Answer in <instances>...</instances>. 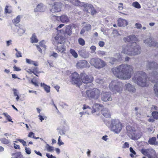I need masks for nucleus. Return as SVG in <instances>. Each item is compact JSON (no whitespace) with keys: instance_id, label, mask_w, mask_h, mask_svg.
Instances as JSON below:
<instances>
[{"instance_id":"obj_1","label":"nucleus","mask_w":158,"mask_h":158,"mask_svg":"<svg viewBox=\"0 0 158 158\" xmlns=\"http://www.w3.org/2000/svg\"><path fill=\"white\" fill-rule=\"evenodd\" d=\"M123 40L126 42H130L132 44L131 45L123 46L122 51V53L129 56H134L140 54V48L136 43V42L137 40V39L135 35H131L124 37L123 39Z\"/></svg>"},{"instance_id":"obj_2","label":"nucleus","mask_w":158,"mask_h":158,"mask_svg":"<svg viewBox=\"0 0 158 158\" xmlns=\"http://www.w3.org/2000/svg\"><path fill=\"white\" fill-rule=\"evenodd\" d=\"M112 70L114 74L119 79L127 80L131 78L133 69L130 65L123 64L113 68Z\"/></svg>"},{"instance_id":"obj_3","label":"nucleus","mask_w":158,"mask_h":158,"mask_svg":"<svg viewBox=\"0 0 158 158\" xmlns=\"http://www.w3.org/2000/svg\"><path fill=\"white\" fill-rule=\"evenodd\" d=\"M146 68L149 71V80L153 83H158V73L155 71L158 69V64L148 61L146 63Z\"/></svg>"},{"instance_id":"obj_4","label":"nucleus","mask_w":158,"mask_h":158,"mask_svg":"<svg viewBox=\"0 0 158 158\" xmlns=\"http://www.w3.org/2000/svg\"><path fill=\"white\" fill-rule=\"evenodd\" d=\"M146 74L142 71L136 73L132 78V81L139 86L142 87H146L148 85L147 80Z\"/></svg>"},{"instance_id":"obj_5","label":"nucleus","mask_w":158,"mask_h":158,"mask_svg":"<svg viewBox=\"0 0 158 158\" xmlns=\"http://www.w3.org/2000/svg\"><path fill=\"white\" fill-rule=\"evenodd\" d=\"M123 87V84L117 80L112 81L109 85L110 89L115 93H118L120 94L122 93Z\"/></svg>"},{"instance_id":"obj_6","label":"nucleus","mask_w":158,"mask_h":158,"mask_svg":"<svg viewBox=\"0 0 158 158\" xmlns=\"http://www.w3.org/2000/svg\"><path fill=\"white\" fill-rule=\"evenodd\" d=\"M127 134L129 137L133 140H138L141 136V134L134 127L127 126L126 127Z\"/></svg>"},{"instance_id":"obj_7","label":"nucleus","mask_w":158,"mask_h":158,"mask_svg":"<svg viewBox=\"0 0 158 158\" xmlns=\"http://www.w3.org/2000/svg\"><path fill=\"white\" fill-rule=\"evenodd\" d=\"M110 127L111 131L115 133L118 134L122 130V124L118 119H112L111 122Z\"/></svg>"},{"instance_id":"obj_8","label":"nucleus","mask_w":158,"mask_h":158,"mask_svg":"<svg viewBox=\"0 0 158 158\" xmlns=\"http://www.w3.org/2000/svg\"><path fill=\"white\" fill-rule=\"evenodd\" d=\"M87 97L90 99L97 100L100 97L101 92L99 89L96 88L88 90L86 91Z\"/></svg>"},{"instance_id":"obj_9","label":"nucleus","mask_w":158,"mask_h":158,"mask_svg":"<svg viewBox=\"0 0 158 158\" xmlns=\"http://www.w3.org/2000/svg\"><path fill=\"white\" fill-rule=\"evenodd\" d=\"M89 63L98 69L103 68L106 65L105 61L98 58H93L91 59Z\"/></svg>"},{"instance_id":"obj_10","label":"nucleus","mask_w":158,"mask_h":158,"mask_svg":"<svg viewBox=\"0 0 158 158\" xmlns=\"http://www.w3.org/2000/svg\"><path fill=\"white\" fill-rule=\"evenodd\" d=\"M142 153L148 158H156V155L154 150L151 149H145L143 148L141 149Z\"/></svg>"},{"instance_id":"obj_11","label":"nucleus","mask_w":158,"mask_h":158,"mask_svg":"<svg viewBox=\"0 0 158 158\" xmlns=\"http://www.w3.org/2000/svg\"><path fill=\"white\" fill-rule=\"evenodd\" d=\"M80 78L82 82L86 84L91 82L93 79L91 76L88 75L84 73L81 74Z\"/></svg>"},{"instance_id":"obj_12","label":"nucleus","mask_w":158,"mask_h":158,"mask_svg":"<svg viewBox=\"0 0 158 158\" xmlns=\"http://www.w3.org/2000/svg\"><path fill=\"white\" fill-rule=\"evenodd\" d=\"M61 33L59 34L57 33L56 35L54 36L53 39V41L55 44L57 45L62 44H64V37L62 35Z\"/></svg>"},{"instance_id":"obj_13","label":"nucleus","mask_w":158,"mask_h":158,"mask_svg":"<svg viewBox=\"0 0 158 158\" xmlns=\"http://www.w3.org/2000/svg\"><path fill=\"white\" fill-rule=\"evenodd\" d=\"M72 33V29L69 25L65 27L64 28L60 31V33L64 35H68L69 36L71 35Z\"/></svg>"},{"instance_id":"obj_14","label":"nucleus","mask_w":158,"mask_h":158,"mask_svg":"<svg viewBox=\"0 0 158 158\" xmlns=\"http://www.w3.org/2000/svg\"><path fill=\"white\" fill-rule=\"evenodd\" d=\"M144 43L149 46L156 47L158 48V43L152 40L151 37L147 39L144 41Z\"/></svg>"},{"instance_id":"obj_15","label":"nucleus","mask_w":158,"mask_h":158,"mask_svg":"<svg viewBox=\"0 0 158 158\" xmlns=\"http://www.w3.org/2000/svg\"><path fill=\"white\" fill-rule=\"evenodd\" d=\"M101 99L105 102L112 101V98L111 96L110 93L109 92L103 93L101 96Z\"/></svg>"},{"instance_id":"obj_16","label":"nucleus","mask_w":158,"mask_h":158,"mask_svg":"<svg viewBox=\"0 0 158 158\" xmlns=\"http://www.w3.org/2000/svg\"><path fill=\"white\" fill-rule=\"evenodd\" d=\"M76 66L78 68H83L89 66V64L86 60H80L76 64Z\"/></svg>"},{"instance_id":"obj_17","label":"nucleus","mask_w":158,"mask_h":158,"mask_svg":"<svg viewBox=\"0 0 158 158\" xmlns=\"http://www.w3.org/2000/svg\"><path fill=\"white\" fill-rule=\"evenodd\" d=\"M45 41L42 40L39 43V45L35 44L38 51L41 53H42V50L44 51L46 49V46L45 44Z\"/></svg>"},{"instance_id":"obj_18","label":"nucleus","mask_w":158,"mask_h":158,"mask_svg":"<svg viewBox=\"0 0 158 158\" xmlns=\"http://www.w3.org/2000/svg\"><path fill=\"white\" fill-rule=\"evenodd\" d=\"M85 10L88 13H91L92 15L96 13L95 10L94 9L93 6L91 4H85L84 5Z\"/></svg>"},{"instance_id":"obj_19","label":"nucleus","mask_w":158,"mask_h":158,"mask_svg":"<svg viewBox=\"0 0 158 158\" xmlns=\"http://www.w3.org/2000/svg\"><path fill=\"white\" fill-rule=\"evenodd\" d=\"M103 106L100 104H94L92 107L91 113L93 114L94 113L98 111L99 110H102Z\"/></svg>"},{"instance_id":"obj_20","label":"nucleus","mask_w":158,"mask_h":158,"mask_svg":"<svg viewBox=\"0 0 158 158\" xmlns=\"http://www.w3.org/2000/svg\"><path fill=\"white\" fill-rule=\"evenodd\" d=\"M71 80L73 83L76 84L79 83L80 80L79 76L77 72H75L72 74Z\"/></svg>"},{"instance_id":"obj_21","label":"nucleus","mask_w":158,"mask_h":158,"mask_svg":"<svg viewBox=\"0 0 158 158\" xmlns=\"http://www.w3.org/2000/svg\"><path fill=\"white\" fill-rule=\"evenodd\" d=\"M125 87L126 90L131 93H134L136 91V89L135 87L130 83L126 84Z\"/></svg>"},{"instance_id":"obj_22","label":"nucleus","mask_w":158,"mask_h":158,"mask_svg":"<svg viewBox=\"0 0 158 158\" xmlns=\"http://www.w3.org/2000/svg\"><path fill=\"white\" fill-rule=\"evenodd\" d=\"M61 10L59 4L58 3H55L51 9V11L53 13L59 12Z\"/></svg>"},{"instance_id":"obj_23","label":"nucleus","mask_w":158,"mask_h":158,"mask_svg":"<svg viewBox=\"0 0 158 158\" xmlns=\"http://www.w3.org/2000/svg\"><path fill=\"white\" fill-rule=\"evenodd\" d=\"M128 23L125 19L119 18L118 20V25L119 27H125L127 25Z\"/></svg>"},{"instance_id":"obj_24","label":"nucleus","mask_w":158,"mask_h":158,"mask_svg":"<svg viewBox=\"0 0 158 158\" xmlns=\"http://www.w3.org/2000/svg\"><path fill=\"white\" fill-rule=\"evenodd\" d=\"M46 6L44 5L43 3H40L37 5L35 9V11L44 12Z\"/></svg>"},{"instance_id":"obj_25","label":"nucleus","mask_w":158,"mask_h":158,"mask_svg":"<svg viewBox=\"0 0 158 158\" xmlns=\"http://www.w3.org/2000/svg\"><path fill=\"white\" fill-rule=\"evenodd\" d=\"M57 50L58 52L65 53V51H66V47L65 46L64 44L58 45Z\"/></svg>"},{"instance_id":"obj_26","label":"nucleus","mask_w":158,"mask_h":158,"mask_svg":"<svg viewBox=\"0 0 158 158\" xmlns=\"http://www.w3.org/2000/svg\"><path fill=\"white\" fill-rule=\"evenodd\" d=\"M59 19L62 23H67L69 20V18L68 17L67 15H61L60 17H59Z\"/></svg>"},{"instance_id":"obj_27","label":"nucleus","mask_w":158,"mask_h":158,"mask_svg":"<svg viewBox=\"0 0 158 158\" xmlns=\"http://www.w3.org/2000/svg\"><path fill=\"white\" fill-rule=\"evenodd\" d=\"M148 143L151 145L157 146L158 145V142L156 141V137H152L150 138L148 141Z\"/></svg>"},{"instance_id":"obj_28","label":"nucleus","mask_w":158,"mask_h":158,"mask_svg":"<svg viewBox=\"0 0 158 158\" xmlns=\"http://www.w3.org/2000/svg\"><path fill=\"white\" fill-rule=\"evenodd\" d=\"M102 113L106 118H110V113L106 108H103V110H102Z\"/></svg>"},{"instance_id":"obj_29","label":"nucleus","mask_w":158,"mask_h":158,"mask_svg":"<svg viewBox=\"0 0 158 158\" xmlns=\"http://www.w3.org/2000/svg\"><path fill=\"white\" fill-rule=\"evenodd\" d=\"M40 86L43 87L45 91L47 93H48L50 92V87L48 85L44 83H40Z\"/></svg>"},{"instance_id":"obj_30","label":"nucleus","mask_w":158,"mask_h":158,"mask_svg":"<svg viewBox=\"0 0 158 158\" xmlns=\"http://www.w3.org/2000/svg\"><path fill=\"white\" fill-rule=\"evenodd\" d=\"M0 141L2 143L6 145H8L10 143V141L9 139L5 138L0 139Z\"/></svg>"},{"instance_id":"obj_31","label":"nucleus","mask_w":158,"mask_h":158,"mask_svg":"<svg viewBox=\"0 0 158 158\" xmlns=\"http://www.w3.org/2000/svg\"><path fill=\"white\" fill-rule=\"evenodd\" d=\"M69 52L74 58H77L78 57L77 53L74 49H70Z\"/></svg>"},{"instance_id":"obj_32","label":"nucleus","mask_w":158,"mask_h":158,"mask_svg":"<svg viewBox=\"0 0 158 158\" xmlns=\"http://www.w3.org/2000/svg\"><path fill=\"white\" fill-rule=\"evenodd\" d=\"M26 61L27 63L28 64H33L35 66H37L38 64L36 63L35 61H33V60H31L28 59H26Z\"/></svg>"},{"instance_id":"obj_33","label":"nucleus","mask_w":158,"mask_h":158,"mask_svg":"<svg viewBox=\"0 0 158 158\" xmlns=\"http://www.w3.org/2000/svg\"><path fill=\"white\" fill-rule=\"evenodd\" d=\"M50 19L52 22H55L56 20L59 21V17L55 15H52L50 16Z\"/></svg>"},{"instance_id":"obj_34","label":"nucleus","mask_w":158,"mask_h":158,"mask_svg":"<svg viewBox=\"0 0 158 158\" xmlns=\"http://www.w3.org/2000/svg\"><path fill=\"white\" fill-rule=\"evenodd\" d=\"M31 39L32 43H37L38 41V40L37 39L36 36L35 34H33Z\"/></svg>"},{"instance_id":"obj_35","label":"nucleus","mask_w":158,"mask_h":158,"mask_svg":"<svg viewBox=\"0 0 158 158\" xmlns=\"http://www.w3.org/2000/svg\"><path fill=\"white\" fill-rule=\"evenodd\" d=\"M70 2L75 6H78L80 5V2L79 0H70Z\"/></svg>"},{"instance_id":"obj_36","label":"nucleus","mask_w":158,"mask_h":158,"mask_svg":"<svg viewBox=\"0 0 158 158\" xmlns=\"http://www.w3.org/2000/svg\"><path fill=\"white\" fill-rule=\"evenodd\" d=\"M105 80L103 78H98L96 80V82L102 85L105 82Z\"/></svg>"},{"instance_id":"obj_37","label":"nucleus","mask_w":158,"mask_h":158,"mask_svg":"<svg viewBox=\"0 0 158 158\" xmlns=\"http://www.w3.org/2000/svg\"><path fill=\"white\" fill-rule=\"evenodd\" d=\"M3 114L6 117L8 121L13 123V122L12 121L11 117L7 113H3Z\"/></svg>"},{"instance_id":"obj_38","label":"nucleus","mask_w":158,"mask_h":158,"mask_svg":"<svg viewBox=\"0 0 158 158\" xmlns=\"http://www.w3.org/2000/svg\"><path fill=\"white\" fill-rule=\"evenodd\" d=\"M153 88L156 95L158 97V85L157 84H155Z\"/></svg>"},{"instance_id":"obj_39","label":"nucleus","mask_w":158,"mask_h":158,"mask_svg":"<svg viewBox=\"0 0 158 158\" xmlns=\"http://www.w3.org/2000/svg\"><path fill=\"white\" fill-rule=\"evenodd\" d=\"M81 55V56L84 58H87L89 56V53L86 52H82V53Z\"/></svg>"},{"instance_id":"obj_40","label":"nucleus","mask_w":158,"mask_h":158,"mask_svg":"<svg viewBox=\"0 0 158 158\" xmlns=\"http://www.w3.org/2000/svg\"><path fill=\"white\" fill-rule=\"evenodd\" d=\"M85 23H83V24H84ZM83 26H84V27L86 30V31H87L90 30L91 29V26L89 24H86L85 26H84V25H83Z\"/></svg>"},{"instance_id":"obj_41","label":"nucleus","mask_w":158,"mask_h":158,"mask_svg":"<svg viewBox=\"0 0 158 158\" xmlns=\"http://www.w3.org/2000/svg\"><path fill=\"white\" fill-rule=\"evenodd\" d=\"M152 115L154 119L157 120L158 118V112L157 111H153Z\"/></svg>"},{"instance_id":"obj_42","label":"nucleus","mask_w":158,"mask_h":158,"mask_svg":"<svg viewBox=\"0 0 158 158\" xmlns=\"http://www.w3.org/2000/svg\"><path fill=\"white\" fill-rule=\"evenodd\" d=\"M132 6L135 7L139 9L141 8V6L137 2H135L133 3Z\"/></svg>"},{"instance_id":"obj_43","label":"nucleus","mask_w":158,"mask_h":158,"mask_svg":"<svg viewBox=\"0 0 158 158\" xmlns=\"http://www.w3.org/2000/svg\"><path fill=\"white\" fill-rule=\"evenodd\" d=\"M78 42L79 44L82 46L84 45L85 44L84 40L81 38H79L78 39Z\"/></svg>"},{"instance_id":"obj_44","label":"nucleus","mask_w":158,"mask_h":158,"mask_svg":"<svg viewBox=\"0 0 158 158\" xmlns=\"http://www.w3.org/2000/svg\"><path fill=\"white\" fill-rule=\"evenodd\" d=\"M46 148L47 151L49 152H51L54 149V148L53 147L47 144Z\"/></svg>"},{"instance_id":"obj_45","label":"nucleus","mask_w":158,"mask_h":158,"mask_svg":"<svg viewBox=\"0 0 158 158\" xmlns=\"http://www.w3.org/2000/svg\"><path fill=\"white\" fill-rule=\"evenodd\" d=\"M117 59L111 57L108 58V60L109 61V63L111 64H113L114 62L116 61Z\"/></svg>"},{"instance_id":"obj_46","label":"nucleus","mask_w":158,"mask_h":158,"mask_svg":"<svg viewBox=\"0 0 158 158\" xmlns=\"http://www.w3.org/2000/svg\"><path fill=\"white\" fill-rule=\"evenodd\" d=\"M21 16L19 15H18L16 18L14 20V22L16 23H18L20 21Z\"/></svg>"},{"instance_id":"obj_47","label":"nucleus","mask_w":158,"mask_h":158,"mask_svg":"<svg viewBox=\"0 0 158 158\" xmlns=\"http://www.w3.org/2000/svg\"><path fill=\"white\" fill-rule=\"evenodd\" d=\"M34 134L33 132H31L29 133L28 136L29 137L33 138L36 139H39V137H35L34 136Z\"/></svg>"},{"instance_id":"obj_48","label":"nucleus","mask_w":158,"mask_h":158,"mask_svg":"<svg viewBox=\"0 0 158 158\" xmlns=\"http://www.w3.org/2000/svg\"><path fill=\"white\" fill-rule=\"evenodd\" d=\"M8 6H6L5 8V12L6 13L10 14L12 12V10H11L8 9Z\"/></svg>"},{"instance_id":"obj_49","label":"nucleus","mask_w":158,"mask_h":158,"mask_svg":"<svg viewBox=\"0 0 158 158\" xmlns=\"http://www.w3.org/2000/svg\"><path fill=\"white\" fill-rule=\"evenodd\" d=\"M31 82L35 87H38L39 86L38 83L37 82L35 81H34L33 79H32L31 81Z\"/></svg>"},{"instance_id":"obj_50","label":"nucleus","mask_w":158,"mask_h":158,"mask_svg":"<svg viewBox=\"0 0 158 158\" xmlns=\"http://www.w3.org/2000/svg\"><path fill=\"white\" fill-rule=\"evenodd\" d=\"M12 91L13 92L14 96H16L18 95L19 92L16 89H12Z\"/></svg>"},{"instance_id":"obj_51","label":"nucleus","mask_w":158,"mask_h":158,"mask_svg":"<svg viewBox=\"0 0 158 158\" xmlns=\"http://www.w3.org/2000/svg\"><path fill=\"white\" fill-rule=\"evenodd\" d=\"M64 26V24H60L58 27H57L56 28V29L57 31V33L58 32L59 33V31L60 32V30H59L61 28H62Z\"/></svg>"},{"instance_id":"obj_52","label":"nucleus","mask_w":158,"mask_h":158,"mask_svg":"<svg viewBox=\"0 0 158 158\" xmlns=\"http://www.w3.org/2000/svg\"><path fill=\"white\" fill-rule=\"evenodd\" d=\"M135 27L138 29H140L142 27V25L141 24L138 23H136L135 24Z\"/></svg>"},{"instance_id":"obj_53","label":"nucleus","mask_w":158,"mask_h":158,"mask_svg":"<svg viewBox=\"0 0 158 158\" xmlns=\"http://www.w3.org/2000/svg\"><path fill=\"white\" fill-rule=\"evenodd\" d=\"M129 147V144L128 142H126L123 144V148H128Z\"/></svg>"},{"instance_id":"obj_54","label":"nucleus","mask_w":158,"mask_h":158,"mask_svg":"<svg viewBox=\"0 0 158 158\" xmlns=\"http://www.w3.org/2000/svg\"><path fill=\"white\" fill-rule=\"evenodd\" d=\"M25 150L26 151V152L27 154H30L31 153V150L29 148L27 147H25Z\"/></svg>"},{"instance_id":"obj_55","label":"nucleus","mask_w":158,"mask_h":158,"mask_svg":"<svg viewBox=\"0 0 158 158\" xmlns=\"http://www.w3.org/2000/svg\"><path fill=\"white\" fill-rule=\"evenodd\" d=\"M18 141L20 142V143H22L23 144V145L24 146H27L26 145V143L25 141L23 140V139H19L18 140Z\"/></svg>"},{"instance_id":"obj_56","label":"nucleus","mask_w":158,"mask_h":158,"mask_svg":"<svg viewBox=\"0 0 158 158\" xmlns=\"http://www.w3.org/2000/svg\"><path fill=\"white\" fill-rule=\"evenodd\" d=\"M18 32L19 34L21 35L25 32V30L24 29L20 28L18 30Z\"/></svg>"},{"instance_id":"obj_57","label":"nucleus","mask_w":158,"mask_h":158,"mask_svg":"<svg viewBox=\"0 0 158 158\" xmlns=\"http://www.w3.org/2000/svg\"><path fill=\"white\" fill-rule=\"evenodd\" d=\"M114 56L117 58V59L120 60L121 59V56L119 53H116L114 55Z\"/></svg>"},{"instance_id":"obj_58","label":"nucleus","mask_w":158,"mask_h":158,"mask_svg":"<svg viewBox=\"0 0 158 158\" xmlns=\"http://www.w3.org/2000/svg\"><path fill=\"white\" fill-rule=\"evenodd\" d=\"M58 144L59 146H60L61 145H63L64 144V143L63 142H62L60 140V136H59L58 138Z\"/></svg>"},{"instance_id":"obj_59","label":"nucleus","mask_w":158,"mask_h":158,"mask_svg":"<svg viewBox=\"0 0 158 158\" xmlns=\"http://www.w3.org/2000/svg\"><path fill=\"white\" fill-rule=\"evenodd\" d=\"M90 49L92 51V52L94 53L96 49V47L94 46H92L90 47Z\"/></svg>"},{"instance_id":"obj_60","label":"nucleus","mask_w":158,"mask_h":158,"mask_svg":"<svg viewBox=\"0 0 158 158\" xmlns=\"http://www.w3.org/2000/svg\"><path fill=\"white\" fill-rule=\"evenodd\" d=\"M46 155L48 158H56V157L52 156V155H50L49 153H47Z\"/></svg>"},{"instance_id":"obj_61","label":"nucleus","mask_w":158,"mask_h":158,"mask_svg":"<svg viewBox=\"0 0 158 158\" xmlns=\"http://www.w3.org/2000/svg\"><path fill=\"white\" fill-rule=\"evenodd\" d=\"M99 45L101 47H103L105 45V42L103 41H100L98 43Z\"/></svg>"},{"instance_id":"obj_62","label":"nucleus","mask_w":158,"mask_h":158,"mask_svg":"<svg viewBox=\"0 0 158 158\" xmlns=\"http://www.w3.org/2000/svg\"><path fill=\"white\" fill-rule=\"evenodd\" d=\"M82 109L83 110L86 109H89V110H91V108L88 106L86 105H84L82 107Z\"/></svg>"},{"instance_id":"obj_63","label":"nucleus","mask_w":158,"mask_h":158,"mask_svg":"<svg viewBox=\"0 0 158 158\" xmlns=\"http://www.w3.org/2000/svg\"><path fill=\"white\" fill-rule=\"evenodd\" d=\"M118 8L119 10H122L123 9V4L120 3H119V6H118Z\"/></svg>"},{"instance_id":"obj_64","label":"nucleus","mask_w":158,"mask_h":158,"mask_svg":"<svg viewBox=\"0 0 158 158\" xmlns=\"http://www.w3.org/2000/svg\"><path fill=\"white\" fill-rule=\"evenodd\" d=\"M15 55L16 57L18 58L22 56L21 53L19 51L18 52H17L15 54Z\"/></svg>"}]
</instances>
